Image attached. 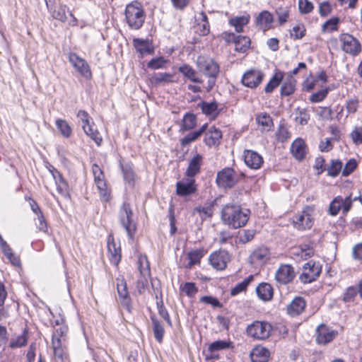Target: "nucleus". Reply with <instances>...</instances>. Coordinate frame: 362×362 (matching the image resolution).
<instances>
[{
  "label": "nucleus",
  "instance_id": "41",
  "mask_svg": "<svg viewBox=\"0 0 362 362\" xmlns=\"http://www.w3.org/2000/svg\"><path fill=\"white\" fill-rule=\"evenodd\" d=\"M199 22L197 25V32L200 35H206L209 33V23L207 20V17L204 13L199 14Z\"/></svg>",
  "mask_w": 362,
  "mask_h": 362
},
{
  "label": "nucleus",
  "instance_id": "13",
  "mask_svg": "<svg viewBox=\"0 0 362 362\" xmlns=\"http://www.w3.org/2000/svg\"><path fill=\"white\" fill-rule=\"evenodd\" d=\"M352 206V199L351 196L343 199L341 197H336L329 204V212L332 216H336L342 210L343 214H346Z\"/></svg>",
  "mask_w": 362,
  "mask_h": 362
},
{
  "label": "nucleus",
  "instance_id": "7",
  "mask_svg": "<svg viewBox=\"0 0 362 362\" xmlns=\"http://www.w3.org/2000/svg\"><path fill=\"white\" fill-rule=\"evenodd\" d=\"M92 173L94 177L95 184L99 191L101 199L103 202H108L110 199V193L107 189L103 170L95 163L92 165Z\"/></svg>",
  "mask_w": 362,
  "mask_h": 362
},
{
  "label": "nucleus",
  "instance_id": "57",
  "mask_svg": "<svg viewBox=\"0 0 362 362\" xmlns=\"http://www.w3.org/2000/svg\"><path fill=\"white\" fill-rule=\"evenodd\" d=\"M3 253L13 266L21 267V262L19 257L12 252L11 247L8 248V251L6 250L4 251Z\"/></svg>",
  "mask_w": 362,
  "mask_h": 362
},
{
  "label": "nucleus",
  "instance_id": "39",
  "mask_svg": "<svg viewBox=\"0 0 362 362\" xmlns=\"http://www.w3.org/2000/svg\"><path fill=\"white\" fill-rule=\"evenodd\" d=\"M283 73L282 72H276L270 79L269 83L264 88V91L266 93H271L274 91L275 88H276L281 81L283 80Z\"/></svg>",
  "mask_w": 362,
  "mask_h": 362
},
{
  "label": "nucleus",
  "instance_id": "42",
  "mask_svg": "<svg viewBox=\"0 0 362 362\" xmlns=\"http://www.w3.org/2000/svg\"><path fill=\"white\" fill-rule=\"evenodd\" d=\"M343 164L339 160H332L327 168V175L336 177L342 170Z\"/></svg>",
  "mask_w": 362,
  "mask_h": 362
},
{
  "label": "nucleus",
  "instance_id": "2",
  "mask_svg": "<svg viewBox=\"0 0 362 362\" xmlns=\"http://www.w3.org/2000/svg\"><path fill=\"white\" fill-rule=\"evenodd\" d=\"M124 15L127 24L133 30L141 28L146 19L143 6L137 1H134L127 5Z\"/></svg>",
  "mask_w": 362,
  "mask_h": 362
},
{
  "label": "nucleus",
  "instance_id": "4",
  "mask_svg": "<svg viewBox=\"0 0 362 362\" xmlns=\"http://www.w3.org/2000/svg\"><path fill=\"white\" fill-rule=\"evenodd\" d=\"M272 326L266 321H255L247 327V334L254 339L264 340L271 335Z\"/></svg>",
  "mask_w": 362,
  "mask_h": 362
},
{
  "label": "nucleus",
  "instance_id": "30",
  "mask_svg": "<svg viewBox=\"0 0 362 362\" xmlns=\"http://www.w3.org/2000/svg\"><path fill=\"white\" fill-rule=\"evenodd\" d=\"M179 72H180L185 77L191 81L197 83H202V79L198 76V73L192 66L188 64H184L179 67Z\"/></svg>",
  "mask_w": 362,
  "mask_h": 362
},
{
  "label": "nucleus",
  "instance_id": "16",
  "mask_svg": "<svg viewBox=\"0 0 362 362\" xmlns=\"http://www.w3.org/2000/svg\"><path fill=\"white\" fill-rule=\"evenodd\" d=\"M230 259V255L226 250L216 251L209 257L211 265L217 270L225 269Z\"/></svg>",
  "mask_w": 362,
  "mask_h": 362
},
{
  "label": "nucleus",
  "instance_id": "60",
  "mask_svg": "<svg viewBox=\"0 0 362 362\" xmlns=\"http://www.w3.org/2000/svg\"><path fill=\"white\" fill-rule=\"evenodd\" d=\"M329 92L328 88L320 90L313 94H312L310 97V100L312 103H319L322 101L327 95Z\"/></svg>",
  "mask_w": 362,
  "mask_h": 362
},
{
  "label": "nucleus",
  "instance_id": "11",
  "mask_svg": "<svg viewBox=\"0 0 362 362\" xmlns=\"http://www.w3.org/2000/svg\"><path fill=\"white\" fill-rule=\"evenodd\" d=\"M321 267L313 261H309L303 267V273L300 275L299 279L303 284H308L314 281L321 273Z\"/></svg>",
  "mask_w": 362,
  "mask_h": 362
},
{
  "label": "nucleus",
  "instance_id": "62",
  "mask_svg": "<svg viewBox=\"0 0 362 362\" xmlns=\"http://www.w3.org/2000/svg\"><path fill=\"white\" fill-rule=\"evenodd\" d=\"M339 23L338 18H333L326 21L322 25V30L334 31L337 30V24Z\"/></svg>",
  "mask_w": 362,
  "mask_h": 362
},
{
  "label": "nucleus",
  "instance_id": "34",
  "mask_svg": "<svg viewBox=\"0 0 362 362\" xmlns=\"http://www.w3.org/2000/svg\"><path fill=\"white\" fill-rule=\"evenodd\" d=\"M207 124H203L198 130L189 133L180 140L182 146L189 145L197 140L204 132L206 131Z\"/></svg>",
  "mask_w": 362,
  "mask_h": 362
},
{
  "label": "nucleus",
  "instance_id": "31",
  "mask_svg": "<svg viewBox=\"0 0 362 362\" xmlns=\"http://www.w3.org/2000/svg\"><path fill=\"white\" fill-rule=\"evenodd\" d=\"M258 297L262 300L267 301L273 297V288L269 284L262 283L256 288Z\"/></svg>",
  "mask_w": 362,
  "mask_h": 362
},
{
  "label": "nucleus",
  "instance_id": "22",
  "mask_svg": "<svg viewBox=\"0 0 362 362\" xmlns=\"http://www.w3.org/2000/svg\"><path fill=\"white\" fill-rule=\"evenodd\" d=\"M222 133L219 129L211 127L206 132L204 141L208 146H218L221 143Z\"/></svg>",
  "mask_w": 362,
  "mask_h": 362
},
{
  "label": "nucleus",
  "instance_id": "43",
  "mask_svg": "<svg viewBox=\"0 0 362 362\" xmlns=\"http://www.w3.org/2000/svg\"><path fill=\"white\" fill-rule=\"evenodd\" d=\"M196 126V117L194 114L185 115L180 129L183 132L192 129Z\"/></svg>",
  "mask_w": 362,
  "mask_h": 362
},
{
  "label": "nucleus",
  "instance_id": "51",
  "mask_svg": "<svg viewBox=\"0 0 362 362\" xmlns=\"http://www.w3.org/2000/svg\"><path fill=\"white\" fill-rule=\"evenodd\" d=\"M66 6L65 5H59L57 6L52 12V16L58 21L65 22L67 17L66 15Z\"/></svg>",
  "mask_w": 362,
  "mask_h": 362
},
{
  "label": "nucleus",
  "instance_id": "20",
  "mask_svg": "<svg viewBox=\"0 0 362 362\" xmlns=\"http://www.w3.org/2000/svg\"><path fill=\"white\" fill-rule=\"evenodd\" d=\"M270 257V253L267 247H260L253 251L250 256V262L254 265H262Z\"/></svg>",
  "mask_w": 362,
  "mask_h": 362
},
{
  "label": "nucleus",
  "instance_id": "1",
  "mask_svg": "<svg viewBox=\"0 0 362 362\" xmlns=\"http://www.w3.org/2000/svg\"><path fill=\"white\" fill-rule=\"evenodd\" d=\"M250 216V211L249 209L243 208L236 204H227L221 210L223 222L235 229L245 226Z\"/></svg>",
  "mask_w": 362,
  "mask_h": 362
},
{
  "label": "nucleus",
  "instance_id": "40",
  "mask_svg": "<svg viewBox=\"0 0 362 362\" xmlns=\"http://www.w3.org/2000/svg\"><path fill=\"white\" fill-rule=\"evenodd\" d=\"M206 252L204 248H199L189 252L187 255L189 259L187 267L190 268L192 266L199 263Z\"/></svg>",
  "mask_w": 362,
  "mask_h": 362
},
{
  "label": "nucleus",
  "instance_id": "56",
  "mask_svg": "<svg viewBox=\"0 0 362 362\" xmlns=\"http://www.w3.org/2000/svg\"><path fill=\"white\" fill-rule=\"evenodd\" d=\"M358 289L354 286L348 287L344 293L342 300L345 303L351 302L357 296Z\"/></svg>",
  "mask_w": 362,
  "mask_h": 362
},
{
  "label": "nucleus",
  "instance_id": "37",
  "mask_svg": "<svg viewBox=\"0 0 362 362\" xmlns=\"http://www.w3.org/2000/svg\"><path fill=\"white\" fill-rule=\"evenodd\" d=\"M295 115L294 120L300 125H306L310 120V115L305 108L297 107L293 112Z\"/></svg>",
  "mask_w": 362,
  "mask_h": 362
},
{
  "label": "nucleus",
  "instance_id": "21",
  "mask_svg": "<svg viewBox=\"0 0 362 362\" xmlns=\"http://www.w3.org/2000/svg\"><path fill=\"white\" fill-rule=\"evenodd\" d=\"M316 331L317 333L316 341L318 344H326L330 342L337 334V332L330 329L329 327L323 325L319 326Z\"/></svg>",
  "mask_w": 362,
  "mask_h": 362
},
{
  "label": "nucleus",
  "instance_id": "10",
  "mask_svg": "<svg viewBox=\"0 0 362 362\" xmlns=\"http://www.w3.org/2000/svg\"><path fill=\"white\" fill-rule=\"evenodd\" d=\"M313 208L306 206L300 214L294 216L293 218L294 228L298 230L310 229L313 225Z\"/></svg>",
  "mask_w": 362,
  "mask_h": 362
},
{
  "label": "nucleus",
  "instance_id": "38",
  "mask_svg": "<svg viewBox=\"0 0 362 362\" xmlns=\"http://www.w3.org/2000/svg\"><path fill=\"white\" fill-rule=\"evenodd\" d=\"M250 21V16H237L230 19L229 23L230 25L235 28V30L238 33L243 32V28L245 25H246Z\"/></svg>",
  "mask_w": 362,
  "mask_h": 362
},
{
  "label": "nucleus",
  "instance_id": "6",
  "mask_svg": "<svg viewBox=\"0 0 362 362\" xmlns=\"http://www.w3.org/2000/svg\"><path fill=\"white\" fill-rule=\"evenodd\" d=\"M238 182V176L231 168H225L218 172L216 182L217 185L223 189H230Z\"/></svg>",
  "mask_w": 362,
  "mask_h": 362
},
{
  "label": "nucleus",
  "instance_id": "14",
  "mask_svg": "<svg viewBox=\"0 0 362 362\" xmlns=\"http://www.w3.org/2000/svg\"><path fill=\"white\" fill-rule=\"evenodd\" d=\"M296 276L293 267L290 264H281L275 273V279L280 284L291 283Z\"/></svg>",
  "mask_w": 362,
  "mask_h": 362
},
{
  "label": "nucleus",
  "instance_id": "8",
  "mask_svg": "<svg viewBox=\"0 0 362 362\" xmlns=\"http://www.w3.org/2000/svg\"><path fill=\"white\" fill-rule=\"evenodd\" d=\"M341 49L351 56H357L361 52V45L359 41L353 35L343 33L339 36Z\"/></svg>",
  "mask_w": 362,
  "mask_h": 362
},
{
  "label": "nucleus",
  "instance_id": "46",
  "mask_svg": "<svg viewBox=\"0 0 362 362\" xmlns=\"http://www.w3.org/2000/svg\"><path fill=\"white\" fill-rule=\"evenodd\" d=\"M314 251L313 248L307 245L296 247L293 251V255H296L302 259L309 258L312 257Z\"/></svg>",
  "mask_w": 362,
  "mask_h": 362
},
{
  "label": "nucleus",
  "instance_id": "32",
  "mask_svg": "<svg viewBox=\"0 0 362 362\" xmlns=\"http://www.w3.org/2000/svg\"><path fill=\"white\" fill-rule=\"evenodd\" d=\"M151 320L152 322V329L154 337L158 342L161 343L165 334L163 325L154 315L151 316Z\"/></svg>",
  "mask_w": 362,
  "mask_h": 362
},
{
  "label": "nucleus",
  "instance_id": "58",
  "mask_svg": "<svg viewBox=\"0 0 362 362\" xmlns=\"http://www.w3.org/2000/svg\"><path fill=\"white\" fill-rule=\"evenodd\" d=\"M298 8L301 13H309L313 8V3L308 0H298Z\"/></svg>",
  "mask_w": 362,
  "mask_h": 362
},
{
  "label": "nucleus",
  "instance_id": "45",
  "mask_svg": "<svg viewBox=\"0 0 362 362\" xmlns=\"http://www.w3.org/2000/svg\"><path fill=\"white\" fill-rule=\"evenodd\" d=\"M256 121L257 124L262 127L264 129L269 130L272 126V119L267 113H260L257 115Z\"/></svg>",
  "mask_w": 362,
  "mask_h": 362
},
{
  "label": "nucleus",
  "instance_id": "9",
  "mask_svg": "<svg viewBox=\"0 0 362 362\" xmlns=\"http://www.w3.org/2000/svg\"><path fill=\"white\" fill-rule=\"evenodd\" d=\"M264 78V74L261 70L250 69L243 74L241 83L247 88L255 89L262 83Z\"/></svg>",
  "mask_w": 362,
  "mask_h": 362
},
{
  "label": "nucleus",
  "instance_id": "44",
  "mask_svg": "<svg viewBox=\"0 0 362 362\" xmlns=\"http://www.w3.org/2000/svg\"><path fill=\"white\" fill-rule=\"evenodd\" d=\"M28 341V332L26 329L23 330L21 335L16 337L11 340L9 347L11 349L20 348L25 346Z\"/></svg>",
  "mask_w": 362,
  "mask_h": 362
},
{
  "label": "nucleus",
  "instance_id": "17",
  "mask_svg": "<svg viewBox=\"0 0 362 362\" xmlns=\"http://www.w3.org/2000/svg\"><path fill=\"white\" fill-rule=\"evenodd\" d=\"M197 191L195 180L188 177L179 181L176 184V193L177 195L185 197L194 194Z\"/></svg>",
  "mask_w": 362,
  "mask_h": 362
},
{
  "label": "nucleus",
  "instance_id": "52",
  "mask_svg": "<svg viewBox=\"0 0 362 362\" xmlns=\"http://www.w3.org/2000/svg\"><path fill=\"white\" fill-rule=\"evenodd\" d=\"M230 347V342L223 341V340H218L212 342L209 346V351L211 352L226 349Z\"/></svg>",
  "mask_w": 362,
  "mask_h": 362
},
{
  "label": "nucleus",
  "instance_id": "48",
  "mask_svg": "<svg viewBox=\"0 0 362 362\" xmlns=\"http://www.w3.org/2000/svg\"><path fill=\"white\" fill-rule=\"evenodd\" d=\"M56 127L64 137L69 138L71 135L72 129L66 120L58 119Z\"/></svg>",
  "mask_w": 362,
  "mask_h": 362
},
{
  "label": "nucleus",
  "instance_id": "19",
  "mask_svg": "<svg viewBox=\"0 0 362 362\" xmlns=\"http://www.w3.org/2000/svg\"><path fill=\"white\" fill-rule=\"evenodd\" d=\"M291 153L296 160L299 161L304 160L308 153L305 141L301 138L294 140L291 145Z\"/></svg>",
  "mask_w": 362,
  "mask_h": 362
},
{
  "label": "nucleus",
  "instance_id": "59",
  "mask_svg": "<svg viewBox=\"0 0 362 362\" xmlns=\"http://www.w3.org/2000/svg\"><path fill=\"white\" fill-rule=\"evenodd\" d=\"M356 167L357 163L355 159L351 158L349 160L348 162L346 163L345 166L344 167V168H342V175L345 177L349 175L351 173L354 172Z\"/></svg>",
  "mask_w": 362,
  "mask_h": 362
},
{
  "label": "nucleus",
  "instance_id": "28",
  "mask_svg": "<svg viewBox=\"0 0 362 362\" xmlns=\"http://www.w3.org/2000/svg\"><path fill=\"white\" fill-rule=\"evenodd\" d=\"M269 358V351L267 349L257 346L250 353L252 362H267Z\"/></svg>",
  "mask_w": 362,
  "mask_h": 362
},
{
  "label": "nucleus",
  "instance_id": "5",
  "mask_svg": "<svg viewBox=\"0 0 362 362\" xmlns=\"http://www.w3.org/2000/svg\"><path fill=\"white\" fill-rule=\"evenodd\" d=\"M77 117L82 123V128L85 134L93 140L97 145H100L102 137L98 130L93 128L94 123L91 122L92 119L89 114L85 110H79L77 113Z\"/></svg>",
  "mask_w": 362,
  "mask_h": 362
},
{
  "label": "nucleus",
  "instance_id": "29",
  "mask_svg": "<svg viewBox=\"0 0 362 362\" xmlns=\"http://www.w3.org/2000/svg\"><path fill=\"white\" fill-rule=\"evenodd\" d=\"M198 107H200L204 115L212 119L216 118L219 113L218 110V103L216 101L211 103L202 101L198 104Z\"/></svg>",
  "mask_w": 362,
  "mask_h": 362
},
{
  "label": "nucleus",
  "instance_id": "55",
  "mask_svg": "<svg viewBox=\"0 0 362 362\" xmlns=\"http://www.w3.org/2000/svg\"><path fill=\"white\" fill-rule=\"evenodd\" d=\"M57 192L63 197H66L69 194V185L66 181L62 177L55 182Z\"/></svg>",
  "mask_w": 362,
  "mask_h": 362
},
{
  "label": "nucleus",
  "instance_id": "15",
  "mask_svg": "<svg viewBox=\"0 0 362 362\" xmlns=\"http://www.w3.org/2000/svg\"><path fill=\"white\" fill-rule=\"evenodd\" d=\"M69 62L74 69L86 78H91V71L88 64L75 53H71L69 56Z\"/></svg>",
  "mask_w": 362,
  "mask_h": 362
},
{
  "label": "nucleus",
  "instance_id": "64",
  "mask_svg": "<svg viewBox=\"0 0 362 362\" xmlns=\"http://www.w3.org/2000/svg\"><path fill=\"white\" fill-rule=\"evenodd\" d=\"M280 25L285 23L288 18V11L286 8L279 7L276 10Z\"/></svg>",
  "mask_w": 362,
  "mask_h": 362
},
{
  "label": "nucleus",
  "instance_id": "23",
  "mask_svg": "<svg viewBox=\"0 0 362 362\" xmlns=\"http://www.w3.org/2000/svg\"><path fill=\"white\" fill-rule=\"evenodd\" d=\"M107 250L110 255V260L114 265H117L121 260L120 246L117 245L112 236H109L107 240Z\"/></svg>",
  "mask_w": 362,
  "mask_h": 362
},
{
  "label": "nucleus",
  "instance_id": "18",
  "mask_svg": "<svg viewBox=\"0 0 362 362\" xmlns=\"http://www.w3.org/2000/svg\"><path fill=\"white\" fill-rule=\"evenodd\" d=\"M243 157L245 165L253 170L260 168L264 162L262 156L252 150H245Z\"/></svg>",
  "mask_w": 362,
  "mask_h": 362
},
{
  "label": "nucleus",
  "instance_id": "49",
  "mask_svg": "<svg viewBox=\"0 0 362 362\" xmlns=\"http://www.w3.org/2000/svg\"><path fill=\"white\" fill-rule=\"evenodd\" d=\"M152 81L156 85L173 82V75L169 73H158L152 77Z\"/></svg>",
  "mask_w": 362,
  "mask_h": 362
},
{
  "label": "nucleus",
  "instance_id": "53",
  "mask_svg": "<svg viewBox=\"0 0 362 362\" xmlns=\"http://www.w3.org/2000/svg\"><path fill=\"white\" fill-rule=\"evenodd\" d=\"M252 279V276H250L247 279L238 284L234 288L231 289L230 295L236 296L238 293H241L242 291H245Z\"/></svg>",
  "mask_w": 362,
  "mask_h": 362
},
{
  "label": "nucleus",
  "instance_id": "36",
  "mask_svg": "<svg viewBox=\"0 0 362 362\" xmlns=\"http://www.w3.org/2000/svg\"><path fill=\"white\" fill-rule=\"evenodd\" d=\"M119 165L123 174L124 180L131 187L134 186L136 175L132 169V167L129 164H122L121 162Z\"/></svg>",
  "mask_w": 362,
  "mask_h": 362
},
{
  "label": "nucleus",
  "instance_id": "35",
  "mask_svg": "<svg viewBox=\"0 0 362 362\" xmlns=\"http://www.w3.org/2000/svg\"><path fill=\"white\" fill-rule=\"evenodd\" d=\"M296 81L291 76H289L288 78L283 82L281 86V95L288 96L293 94L296 90Z\"/></svg>",
  "mask_w": 362,
  "mask_h": 362
},
{
  "label": "nucleus",
  "instance_id": "24",
  "mask_svg": "<svg viewBox=\"0 0 362 362\" xmlns=\"http://www.w3.org/2000/svg\"><path fill=\"white\" fill-rule=\"evenodd\" d=\"M202 160V156L199 153H196V155L193 156V158L189 160L188 167L185 172L187 177L193 178L200 172Z\"/></svg>",
  "mask_w": 362,
  "mask_h": 362
},
{
  "label": "nucleus",
  "instance_id": "27",
  "mask_svg": "<svg viewBox=\"0 0 362 362\" xmlns=\"http://www.w3.org/2000/svg\"><path fill=\"white\" fill-rule=\"evenodd\" d=\"M256 22L261 29L269 30L272 28V24L274 22L273 15L268 11H263L257 16Z\"/></svg>",
  "mask_w": 362,
  "mask_h": 362
},
{
  "label": "nucleus",
  "instance_id": "47",
  "mask_svg": "<svg viewBox=\"0 0 362 362\" xmlns=\"http://www.w3.org/2000/svg\"><path fill=\"white\" fill-rule=\"evenodd\" d=\"M134 45L136 51L143 57L147 54H150L151 49L148 43L143 40L135 39Z\"/></svg>",
  "mask_w": 362,
  "mask_h": 362
},
{
  "label": "nucleus",
  "instance_id": "12",
  "mask_svg": "<svg viewBox=\"0 0 362 362\" xmlns=\"http://www.w3.org/2000/svg\"><path fill=\"white\" fill-rule=\"evenodd\" d=\"M197 65L199 71L205 76H217L219 73V66L211 58L198 57Z\"/></svg>",
  "mask_w": 362,
  "mask_h": 362
},
{
  "label": "nucleus",
  "instance_id": "3",
  "mask_svg": "<svg viewBox=\"0 0 362 362\" xmlns=\"http://www.w3.org/2000/svg\"><path fill=\"white\" fill-rule=\"evenodd\" d=\"M119 220L123 228L125 229L129 238L132 239L136 230V222L134 218V214L128 203H123L120 206Z\"/></svg>",
  "mask_w": 362,
  "mask_h": 362
},
{
  "label": "nucleus",
  "instance_id": "54",
  "mask_svg": "<svg viewBox=\"0 0 362 362\" xmlns=\"http://www.w3.org/2000/svg\"><path fill=\"white\" fill-rule=\"evenodd\" d=\"M168 62V60L165 59L164 57H157L152 59L148 63V67L151 69H158L165 67L166 63Z\"/></svg>",
  "mask_w": 362,
  "mask_h": 362
},
{
  "label": "nucleus",
  "instance_id": "25",
  "mask_svg": "<svg viewBox=\"0 0 362 362\" xmlns=\"http://www.w3.org/2000/svg\"><path fill=\"white\" fill-rule=\"evenodd\" d=\"M306 302L302 297H296L287 307V312L291 316H297L305 310Z\"/></svg>",
  "mask_w": 362,
  "mask_h": 362
},
{
  "label": "nucleus",
  "instance_id": "50",
  "mask_svg": "<svg viewBox=\"0 0 362 362\" xmlns=\"http://www.w3.org/2000/svg\"><path fill=\"white\" fill-rule=\"evenodd\" d=\"M180 290L189 298H193L198 292V288L195 286V284L192 282H186L183 285H181Z\"/></svg>",
  "mask_w": 362,
  "mask_h": 362
},
{
  "label": "nucleus",
  "instance_id": "33",
  "mask_svg": "<svg viewBox=\"0 0 362 362\" xmlns=\"http://www.w3.org/2000/svg\"><path fill=\"white\" fill-rule=\"evenodd\" d=\"M214 213V203H209L204 206H199L194 209L193 215H199L202 221L212 216Z\"/></svg>",
  "mask_w": 362,
  "mask_h": 362
},
{
  "label": "nucleus",
  "instance_id": "63",
  "mask_svg": "<svg viewBox=\"0 0 362 362\" xmlns=\"http://www.w3.org/2000/svg\"><path fill=\"white\" fill-rule=\"evenodd\" d=\"M313 168L317 170V174H322L327 168H325V158L320 156L317 157L315 160V164Z\"/></svg>",
  "mask_w": 362,
  "mask_h": 362
},
{
  "label": "nucleus",
  "instance_id": "26",
  "mask_svg": "<svg viewBox=\"0 0 362 362\" xmlns=\"http://www.w3.org/2000/svg\"><path fill=\"white\" fill-rule=\"evenodd\" d=\"M228 40H233L235 43V49L239 52H245L250 47V39L246 36H235L233 33L228 34Z\"/></svg>",
  "mask_w": 362,
  "mask_h": 362
},
{
  "label": "nucleus",
  "instance_id": "61",
  "mask_svg": "<svg viewBox=\"0 0 362 362\" xmlns=\"http://www.w3.org/2000/svg\"><path fill=\"white\" fill-rule=\"evenodd\" d=\"M117 288L119 298L129 295L127 284L123 279H117Z\"/></svg>",
  "mask_w": 362,
  "mask_h": 362
}]
</instances>
